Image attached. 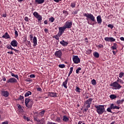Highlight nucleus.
<instances>
[{"label":"nucleus","instance_id":"nucleus-38","mask_svg":"<svg viewBox=\"0 0 124 124\" xmlns=\"http://www.w3.org/2000/svg\"><path fill=\"white\" fill-rule=\"evenodd\" d=\"M92 50L91 49H88L87 51H86V53L87 54L89 55L92 53Z\"/></svg>","mask_w":124,"mask_h":124},{"label":"nucleus","instance_id":"nucleus-26","mask_svg":"<svg viewBox=\"0 0 124 124\" xmlns=\"http://www.w3.org/2000/svg\"><path fill=\"white\" fill-rule=\"evenodd\" d=\"M118 83L119 82L120 84H124V81L121 79L119 78H117V80H116Z\"/></svg>","mask_w":124,"mask_h":124},{"label":"nucleus","instance_id":"nucleus-2","mask_svg":"<svg viewBox=\"0 0 124 124\" xmlns=\"http://www.w3.org/2000/svg\"><path fill=\"white\" fill-rule=\"evenodd\" d=\"M110 86L113 87L112 89L114 90H120L122 87L117 81L111 83Z\"/></svg>","mask_w":124,"mask_h":124},{"label":"nucleus","instance_id":"nucleus-53","mask_svg":"<svg viewBox=\"0 0 124 124\" xmlns=\"http://www.w3.org/2000/svg\"><path fill=\"white\" fill-rule=\"evenodd\" d=\"M97 47H99V48H102L103 47V45L100 44L98 46H97Z\"/></svg>","mask_w":124,"mask_h":124},{"label":"nucleus","instance_id":"nucleus-37","mask_svg":"<svg viewBox=\"0 0 124 124\" xmlns=\"http://www.w3.org/2000/svg\"><path fill=\"white\" fill-rule=\"evenodd\" d=\"M124 76V72H121L120 73H119V77L120 78H122Z\"/></svg>","mask_w":124,"mask_h":124},{"label":"nucleus","instance_id":"nucleus-27","mask_svg":"<svg viewBox=\"0 0 124 124\" xmlns=\"http://www.w3.org/2000/svg\"><path fill=\"white\" fill-rule=\"evenodd\" d=\"M67 83H68V82H67L66 81H64L62 83V85L64 87V88L67 89Z\"/></svg>","mask_w":124,"mask_h":124},{"label":"nucleus","instance_id":"nucleus-41","mask_svg":"<svg viewBox=\"0 0 124 124\" xmlns=\"http://www.w3.org/2000/svg\"><path fill=\"white\" fill-rule=\"evenodd\" d=\"M59 67L61 68H63L65 67V64H59L58 65Z\"/></svg>","mask_w":124,"mask_h":124},{"label":"nucleus","instance_id":"nucleus-34","mask_svg":"<svg viewBox=\"0 0 124 124\" xmlns=\"http://www.w3.org/2000/svg\"><path fill=\"white\" fill-rule=\"evenodd\" d=\"M109 97L111 99H114L117 98V96L115 94H111Z\"/></svg>","mask_w":124,"mask_h":124},{"label":"nucleus","instance_id":"nucleus-21","mask_svg":"<svg viewBox=\"0 0 124 124\" xmlns=\"http://www.w3.org/2000/svg\"><path fill=\"white\" fill-rule=\"evenodd\" d=\"M62 121L63 122H67L68 121H69V118L66 115H63L62 117Z\"/></svg>","mask_w":124,"mask_h":124},{"label":"nucleus","instance_id":"nucleus-36","mask_svg":"<svg viewBox=\"0 0 124 124\" xmlns=\"http://www.w3.org/2000/svg\"><path fill=\"white\" fill-rule=\"evenodd\" d=\"M91 83H92V84H93V85H95L96 84V81L95 79H93L91 81Z\"/></svg>","mask_w":124,"mask_h":124},{"label":"nucleus","instance_id":"nucleus-48","mask_svg":"<svg viewBox=\"0 0 124 124\" xmlns=\"http://www.w3.org/2000/svg\"><path fill=\"white\" fill-rule=\"evenodd\" d=\"M10 49L12 50H14V51H16V53H17V52H18V50L13 48L12 46L11 47V48H10Z\"/></svg>","mask_w":124,"mask_h":124},{"label":"nucleus","instance_id":"nucleus-30","mask_svg":"<svg viewBox=\"0 0 124 124\" xmlns=\"http://www.w3.org/2000/svg\"><path fill=\"white\" fill-rule=\"evenodd\" d=\"M117 44L116 43L113 44V46L111 47L112 50L117 49Z\"/></svg>","mask_w":124,"mask_h":124},{"label":"nucleus","instance_id":"nucleus-52","mask_svg":"<svg viewBox=\"0 0 124 124\" xmlns=\"http://www.w3.org/2000/svg\"><path fill=\"white\" fill-rule=\"evenodd\" d=\"M6 47H7V48H8V49H10L12 46L11 45H7Z\"/></svg>","mask_w":124,"mask_h":124},{"label":"nucleus","instance_id":"nucleus-22","mask_svg":"<svg viewBox=\"0 0 124 124\" xmlns=\"http://www.w3.org/2000/svg\"><path fill=\"white\" fill-rule=\"evenodd\" d=\"M2 38H4L5 39H9L10 38V36L7 32H6L5 33V35L2 36Z\"/></svg>","mask_w":124,"mask_h":124},{"label":"nucleus","instance_id":"nucleus-40","mask_svg":"<svg viewBox=\"0 0 124 124\" xmlns=\"http://www.w3.org/2000/svg\"><path fill=\"white\" fill-rule=\"evenodd\" d=\"M24 97L22 95H19V98L17 100H20L21 101H24Z\"/></svg>","mask_w":124,"mask_h":124},{"label":"nucleus","instance_id":"nucleus-46","mask_svg":"<svg viewBox=\"0 0 124 124\" xmlns=\"http://www.w3.org/2000/svg\"><path fill=\"white\" fill-rule=\"evenodd\" d=\"M15 35H16V37H17L18 36V31H16L15 29Z\"/></svg>","mask_w":124,"mask_h":124},{"label":"nucleus","instance_id":"nucleus-12","mask_svg":"<svg viewBox=\"0 0 124 124\" xmlns=\"http://www.w3.org/2000/svg\"><path fill=\"white\" fill-rule=\"evenodd\" d=\"M65 30L66 29L65 27H64V26L59 28V32L58 33V34L62 36Z\"/></svg>","mask_w":124,"mask_h":124},{"label":"nucleus","instance_id":"nucleus-4","mask_svg":"<svg viewBox=\"0 0 124 124\" xmlns=\"http://www.w3.org/2000/svg\"><path fill=\"white\" fill-rule=\"evenodd\" d=\"M33 102L31 101V99L26 98H25V106L28 108H31L33 105Z\"/></svg>","mask_w":124,"mask_h":124},{"label":"nucleus","instance_id":"nucleus-45","mask_svg":"<svg viewBox=\"0 0 124 124\" xmlns=\"http://www.w3.org/2000/svg\"><path fill=\"white\" fill-rule=\"evenodd\" d=\"M23 118H24V120H26V121H27V122H30V119L29 117H27L24 116V117H23Z\"/></svg>","mask_w":124,"mask_h":124},{"label":"nucleus","instance_id":"nucleus-7","mask_svg":"<svg viewBox=\"0 0 124 124\" xmlns=\"http://www.w3.org/2000/svg\"><path fill=\"white\" fill-rule=\"evenodd\" d=\"M33 16L37 19L38 22L41 21L43 19L42 16L39 15L38 13L35 12L33 13Z\"/></svg>","mask_w":124,"mask_h":124},{"label":"nucleus","instance_id":"nucleus-35","mask_svg":"<svg viewBox=\"0 0 124 124\" xmlns=\"http://www.w3.org/2000/svg\"><path fill=\"white\" fill-rule=\"evenodd\" d=\"M76 2H72L71 3V5H70V6L71 7V8H75L76 7Z\"/></svg>","mask_w":124,"mask_h":124},{"label":"nucleus","instance_id":"nucleus-5","mask_svg":"<svg viewBox=\"0 0 124 124\" xmlns=\"http://www.w3.org/2000/svg\"><path fill=\"white\" fill-rule=\"evenodd\" d=\"M29 37H30V40H32V42L33 43V46H36L37 45V38L35 36L33 37V34H30V35H29Z\"/></svg>","mask_w":124,"mask_h":124},{"label":"nucleus","instance_id":"nucleus-42","mask_svg":"<svg viewBox=\"0 0 124 124\" xmlns=\"http://www.w3.org/2000/svg\"><path fill=\"white\" fill-rule=\"evenodd\" d=\"M80 90L81 89L79 88H78V87H76V89H75V91L77 92L80 93Z\"/></svg>","mask_w":124,"mask_h":124},{"label":"nucleus","instance_id":"nucleus-63","mask_svg":"<svg viewBox=\"0 0 124 124\" xmlns=\"http://www.w3.org/2000/svg\"><path fill=\"white\" fill-rule=\"evenodd\" d=\"M120 39L121 40V41H124V37H120Z\"/></svg>","mask_w":124,"mask_h":124},{"label":"nucleus","instance_id":"nucleus-43","mask_svg":"<svg viewBox=\"0 0 124 124\" xmlns=\"http://www.w3.org/2000/svg\"><path fill=\"white\" fill-rule=\"evenodd\" d=\"M111 109H111V108H110V107H108V108H107V111H108V112H109L112 113V111Z\"/></svg>","mask_w":124,"mask_h":124},{"label":"nucleus","instance_id":"nucleus-54","mask_svg":"<svg viewBox=\"0 0 124 124\" xmlns=\"http://www.w3.org/2000/svg\"><path fill=\"white\" fill-rule=\"evenodd\" d=\"M35 77V76L34 74H32V75H30V78H34Z\"/></svg>","mask_w":124,"mask_h":124},{"label":"nucleus","instance_id":"nucleus-3","mask_svg":"<svg viewBox=\"0 0 124 124\" xmlns=\"http://www.w3.org/2000/svg\"><path fill=\"white\" fill-rule=\"evenodd\" d=\"M83 16H85L86 17V20H88L89 19L93 22H94L95 21V17L91 14L89 13H85L83 14Z\"/></svg>","mask_w":124,"mask_h":124},{"label":"nucleus","instance_id":"nucleus-31","mask_svg":"<svg viewBox=\"0 0 124 124\" xmlns=\"http://www.w3.org/2000/svg\"><path fill=\"white\" fill-rule=\"evenodd\" d=\"M73 71V67H70V71L68 75V77H69Z\"/></svg>","mask_w":124,"mask_h":124},{"label":"nucleus","instance_id":"nucleus-55","mask_svg":"<svg viewBox=\"0 0 124 124\" xmlns=\"http://www.w3.org/2000/svg\"><path fill=\"white\" fill-rule=\"evenodd\" d=\"M36 89H37V91H38L41 92L42 91V89L41 88H36Z\"/></svg>","mask_w":124,"mask_h":124},{"label":"nucleus","instance_id":"nucleus-10","mask_svg":"<svg viewBox=\"0 0 124 124\" xmlns=\"http://www.w3.org/2000/svg\"><path fill=\"white\" fill-rule=\"evenodd\" d=\"M73 61L74 62V63H76V64H78V63H79L80 62V60L79 58V57H78V56H73Z\"/></svg>","mask_w":124,"mask_h":124},{"label":"nucleus","instance_id":"nucleus-6","mask_svg":"<svg viewBox=\"0 0 124 124\" xmlns=\"http://www.w3.org/2000/svg\"><path fill=\"white\" fill-rule=\"evenodd\" d=\"M54 56L56 58H60V59L62 58V51L61 50L56 51L54 53Z\"/></svg>","mask_w":124,"mask_h":124},{"label":"nucleus","instance_id":"nucleus-60","mask_svg":"<svg viewBox=\"0 0 124 124\" xmlns=\"http://www.w3.org/2000/svg\"><path fill=\"white\" fill-rule=\"evenodd\" d=\"M63 14L68 15V12H67L66 11H63Z\"/></svg>","mask_w":124,"mask_h":124},{"label":"nucleus","instance_id":"nucleus-29","mask_svg":"<svg viewBox=\"0 0 124 124\" xmlns=\"http://www.w3.org/2000/svg\"><path fill=\"white\" fill-rule=\"evenodd\" d=\"M31 94H32V93L31 92L28 91L26 93H25V94H24V96L28 97L30 95H31Z\"/></svg>","mask_w":124,"mask_h":124},{"label":"nucleus","instance_id":"nucleus-20","mask_svg":"<svg viewBox=\"0 0 124 124\" xmlns=\"http://www.w3.org/2000/svg\"><path fill=\"white\" fill-rule=\"evenodd\" d=\"M60 44L62 46H67L68 44V43L65 42L64 40H62L60 42Z\"/></svg>","mask_w":124,"mask_h":124},{"label":"nucleus","instance_id":"nucleus-59","mask_svg":"<svg viewBox=\"0 0 124 124\" xmlns=\"http://www.w3.org/2000/svg\"><path fill=\"white\" fill-rule=\"evenodd\" d=\"M7 53H8V54H12V55H13V54H14V53H13V52L12 51H11V52H7Z\"/></svg>","mask_w":124,"mask_h":124},{"label":"nucleus","instance_id":"nucleus-33","mask_svg":"<svg viewBox=\"0 0 124 124\" xmlns=\"http://www.w3.org/2000/svg\"><path fill=\"white\" fill-rule=\"evenodd\" d=\"M55 121L57 123H61V118L59 117H57Z\"/></svg>","mask_w":124,"mask_h":124},{"label":"nucleus","instance_id":"nucleus-39","mask_svg":"<svg viewBox=\"0 0 124 124\" xmlns=\"http://www.w3.org/2000/svg\"><path fill=\"white\" fill-rule=\"evenodd\" d=\"M49 21L51 22V23H53L54 21H55V19L54 17H51L49 18Z\"/></svg>","mask_w":124,"mask_h":124},{"label":"nucleus","instance_id":"nucleus-49","mask_svg":"<svg viewBox=\"0 0 124 124\" xmlns=\"http://www.w3.org/2000/svg\"><path fill=\"white\" fill-rule=\"evenodd\" d=\"M108 28H110L111 29H112L113 28V27H114V26L112 25H111V24H108Z\"/></svg>","mask_w":124,"mask_h":124},{"label":"nucleus","instance_id":"nucleus-18","mask_svg":"<svg viewBox=\"0 0 124 124\" xmlns=\"http://www.w3.org/2000/svg\"><path fill=\"white\" fill-rule=\"evenodd\" d=\"M96 19H97V24H101L102 22V19L101 18V16H97L96 17Z\"/></svg>","mask_w":124,"mask_h":124},{"label":"nucleus","instance_id":"nucleus-28","mask_svg":"<svg viewBox=\"0 0 124 124\" xmlns=\"http://www.w3.org/2000/svg\"><path fill=\"white\" fill-rule=\"evenodd\" d=\"M124 102V99L122 100H118L117 101L116 103L117 104H122Z\"/></svg>","mask_w":124,"mask_h":124},{"label":"nucleus","instance_id":"nucleus-57","mask_svg":"<svg viewBox=\"0 0 124 124\" xmlns=\"http://www.w3.org/2000/svg\"><path fill=\"white\" fill-rule=\"evenodd\" d=\"M48 30L47 29H44V32L46 33H48Z\"/></svg>","mask_w":124,"mask_h":124},{"label":"nucleus","instance_id":"nucleus-11","mask_svg":"<svg viewBox=\"0 0 124 124\" xmlns=\"http://www.w3.org/2000/svg\"><path fill=\"white\" fill-rule=\"evenodd\" d=\"M1 95L5 97H8L10 94L9 92L7 91H4V89H3L1 90Z\"/></svg>","mask_w":124,"mask_h":124},{"label":"nucleus","instance_id":"nucleus-14","mask_svg":"<svg viewBox=\"0 0 124 124\" xmlns=\"http://www.w3.org/2000/svg\"><path fill=\"white\" fill-rule=\"evenodd\" d=\"M17 82V79L14 78H10L8 80H7V83H16Z\"/></svg>","mask_w":124,"mask_h":124},{"label":"nucleus","instance_id":"nucleus-50","mask_svg":"<svg viewBox=\"0 0 124 124\" xmlns=\"http://www.w3.org/2000/svg\"><path fill=\"white\" fill-rule=\"evenodd\" d=\"M24 20H25V21H26V22H29V17L27 16L24 17Z\"/></svg>","mask_w":124,"mask_h":124},{"label":"nucleus","instance_id":"nucleus-51","mask_svg":"<svg viewBox=\"0 0 124 124\" xmlns=\"http://www.w3.org/2000/svg\"><path fill=\"white\" fill-rule=\"evenodd\" d=\"M34 116H35L36 117H38V116H39V112H34Z\"/></svg>","mask_w":124,"mask_h":124},{"label":"nucleus","instance_id":"nucleus-17","mask_svg":"<svg viewBox=\"0 0 124 124\" xmlns=\"http://www.w3.org/2000/svg\"><path fill=\"white\" fill-rule=\"evenodd\" d=\"M11 45L14 47H17L18 43L16 40H14L11 42Z\"/></svg>","mask_w":124,"mask_h":124},{"label":"nucleus","instance_id":"nucleus-8","mask_svg":"<svg viewBox=\"0 0 124 124\" xmlns=\"http://www.w3.org/2000/svg\"><path fill=\"white\" fill-rule=\"evenodd\" d=\"M93 100V98H89L88 100L84 101V105H86L87 108H90Z\"/></svg>","mask_w":124,"mask_h":124},{"label":"nucleus","instance_id":"nucleus-9","mask_svg":"<svg viewBox=\"0 0 124 124\" xmlns=\"http://www.w3.org/2000/svg\"><path fill=\"white\" fill-rule=\"evenodd\" d=\"M73 24L72 22H70V21H68L67 22H66L63 27L65 28V29H71L72 28Z\"/></svg>","mask_w":124,"mask_h":124},{"label":"nucleus","instance_id":"nucleus-1","mask_svg":"<svg viewBox=\"0 0 124 124\" xmlns=\"http://www.w3.org/2000/svg\"><path fill=\"white\" fill-rule=\"evenodd\" d=\"M94 107L98 115H102L103 113L106 112L105 105H95Z\"/></svg>","mask_w":124,"mask_h":124},{"label":"nucleus","instance_id":"nucleus-15","mask_svg":"<svg viewBox=\"0 0 124 124\" xmlns=\"http://www.w3.org/2000/svg\"><path fill=\"white\" fill-rule=\"evenodd\" d=\"M47 93L48 96L51 97L55 98L58 96V93H56L48 92Z\"/></svg>","mask_w":124,"mask_h":124},{"label":"nucleus","instance_id":"nucleus-56","mask_svg":"<svg viewBox=\"0 0 124 124\" xmlns=\"http://www.w3.org/2000/svg\"><path fill=\"white\" fill-rule=\"evenodd\" d=\"M14 77L16 78L18 80L19 79V77L17 75H15V76H14Z\"/></svg>","mask_w":124,"mask_h":124},{"label":"nucleus","instance_id":"nucleus-25","mask_svg":"<svg viewBox=\"0 0 124 124\" xmlns=\"http://www.w3.org/2000/svg\"><path fill=\"white\" fill-rule=\"evenodd\" d=\"M61 36V35L59 34V33H57V34L56 35H54L52 37L53 38L56 39V40H59V38Z\"/></svg>","mask_w":124,"mask_h":124},{"label":"nucleus","instance_id":"nucleus-62","mask_svg":"<svg viewBox=\"0 0 124 124\" xmlns=\"http://www.w3.org/2000/svg\"><path fill=\"white\" fill-rule=\"evenodd\" d=\"M44 24L45 25H47V23H48V22H47V20H45V21H44Z\"/></svg>","mask_w":124,"mask_h":124},{"label":"nucleus","instance_id":"nucleus-13","mask_svg":"<svg viewBox=\"0 0 124 124\" xmlns=\"http://www.w3.org/2000/svg\"><path fill=\"white\" fill-rule=\"evenodd\" d=\"M104 40L106 42H113L116 41V39H114L113 37H107L104 38Z\"/></svg>","mask_w":124,"mask_h":124},{"label":"nucleus","instance_id":"nucleus-44","mask_svg":"<svg viewBox=\"0 0 124 124\" xmlns=\"http://www.w3.org/2000/svg\"><path fill=\"white\" fill-rule=\"evenodd\" d=\"M80 70H81V68L80 67H79V68H78V69H77L76 70V73H77V74H78V73H79V71H80Z\"/></svg>","mask_w":124,"mask_h":124},{"label":"nucleus","instance_id":"nucleus-64","mask_svg":"<svg viewBox=\"0 0 124 124\" xmlns=\"http://www.w3.org/2000/svg\"><path fill=\"white\" fill-rule=\"evenodd\" d=\"M2 124H8V122H4L2 123Z\"/></svg>","mask_w":124,"mask_h":124},{"label":"nucleus","instance_id":"nucleus-16","mask_svg":"<svg viewBox=\"0 0 124 124\" xmlns=\"http://www.w3.org/2000/svg\"><path fill=\"white\" fill-rule=\"evenodd\" d=\"M109 107L110 108H111V109H120V107L117 106L114 104H110Z\"/></svg>","mask_w":124,"mask_h":124},{"label":"nucleus","instance_id":"nucleus-32","mask_svg":"<svg viewBox=\"0 0 124 124\" xmlns=\"http://www.w3.org/2000/svg\"><path fill=\"white\" fill-rule=\"evenodd\" d=\"M93 56H94L95 58H98L99 57V53H97V52H94V53H93Z\"/></svg>","mask_w":124,"mask_h":124},{"label":"nucleus","instance_id":"nucleus-23","mask_svg":"<svg viewBox=\"0 0 124 124\" xmlns=\"http://www.w3.org/2000/svg\"><path fill=\"white\" fill-rule=\"evenodd\" d=\"M38 124H46V121L44 118H42L39 120Z\"/></svg>","mask_w":124,"mask_h":124},{"label":"nucleus","instance_id":"nucleus-47","mask_svg":"<svg viewBox=\"0 0 124 124\" xmlns=\"http://www.w3.org/2000/svg\"><path fill=\"white\" fill-rule=\"evenodd\" d=\"M34 120H35L36 122H37L38 123L40 122V119H39L37 117H34Z\"/></svg>","mask_w":124,"mask_h":124},{"label":"nucleus","instance_id":"nucleus-24","mask_svg":"<svg viewBox=\"0 0 124 124\" xmlns=\"http://www.w3.org/2000/svg\"><path fill=\"white\" fill-rule=\"evenodd\" d=\"M45 111L44 110L40 111V112H38L39 116L40 117H43L44 115Z\"/></svg>","mask_w":124,"mask_h":124},{"label":"nucleus","instance_id":"nucleus-58","mask_svg":"<svg viewBox=\"0 0 124 124\" xmlns=\"http://www.w3.org/2000/svg\"><path fill=\"white\" fill-rule=\"evenodd\" d=\"M89 108H87V106H86V108H85L84 109V111H87V110H88V109H89Z\"/></svg>","mask_w":124,"mask_h":124},{"label":"nucleus","instance_id":"nucleus-61","mask_svg":"<svg viewBox=\"0 0 124 124\" xmlns=\"http://www.w3.org/2000/svg\"><path fill=\"white\" fill-rule=\"evenodd\" d=\"M7 16L6 14H4L3 15H2V16L4 17H6Z\"/></svg>","mask_w":124,"mask_h":124},{"label":"nucleus","instance_id":"nucleus-19","mask_svg":"<svg viewBox=\"0 0 124 124\" xmlns=\"http://www.w3.org/2000/svg\"><path fill=\"white\" fill-rule=\"evenodd\" d=\"M45 2V0H35V2L37 4H42Z\"/></svg>","mask_w":124,"mask_h":124}]
</instances>
